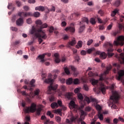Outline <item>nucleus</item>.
Wrapping results in <instances>:
<instances>
[{
	"instance_id": "e433bc0d",
	"label": "nucleus",
	"mask_w": 124,
	"mask_h": 124,
	"mask_svg": "<svg viewBox=\"0 0 124 124\" xmlns=\"http://www.w3.org/2000/svg\"><path fill=\"white\" fill-rule=\"evenodd\" d=\"M33 16L35 17V18H38V17L40 16V13L39 12H35L33 14Z\"/></svg>"
},
{
	"instance_id": "39448f33",
	"label": "nucleus",
	"mask_w": 124,
	"mask_h": 124,
	"mask_svg": "<svg viewBox=\"0 0 124 124\" xmlns=\"http://www.w3.org/2000/svg\"><path fill=\"white\" fill-rule=\"evenodd\" d=\"M119 98H120V95H119L116 92L113 93L112 95L110 97L111 108H113V109H118V107L115 104L118 103Z\"/></svg>"
},
{
	"instance_id": "f03ea898",
	"label": "nucleus",
	"mask_w": 124,
	"mask_h": 124,
	"mask_svg": "<svg viewBox=\"0 0 124 124\" xmlns=\"http://www.w3.org/2000/svg\"><path fill=\"white\" fill-rule=\"evenodd\" d=\"M44 82L46 84H50V86L48 87L49 93H51L52 91H56V90L58 89V84L53 85L54 79H53V75H52V74H49L48 78L46 79Z\"/></svg>"
},
{
	"instance_id": "f257e3e1",
	"label": "nucleus",
	"mask_w": 124,
	"mask_h": 124,
	"mask_svg": "<svg viewBox=\"0 0 124 124\" xmlns=\"http://www.w3.org/2000/svg\"><path fill=\"white\" fill-rule=\"evenodd\" d=\"M47 27H48V25L46 23L41 25L40 28H38V29H36L34 26H33L31 31V34H33L34 33H36V32H39L43 34V39H46V38H47V35L45 34V32L42 31V29H46Z\"/></svg>"
},
{
	"instance_id": "2f4dec72",
	"label": "nucleus",
	"mask_w": 124,
	"mask_h": 124,
	"mask_svg": "<svg viewBox=\"0 0 124 124\" xmlns=\"http://www.w3.org/2000/svg\"><path fill=\"white\" fill-rule=\"evenodd\" d=\"M98 117L100 121H103L104 116L103 114L101 113V111H98Z\"/></svg>"
},
{
	"instance_id": "de8ad7c7",
	"label": "nucleus",
	"mask_w": 124,
	"mask_h": 124,
	"mask_svg": "<svg viewBox=\"0 0 124 124\" xmlns=\"http://www.w3.org/2000/svg\"><path fill=\"white\" fill-rule=\"evenodd\" d=\"M93 42V39H90L87 41V45L88 46H90V45H92V44Z\"/></svg>"
},
{
	"instance_id": "338daca9",
	"label": "nucleus",
	"mask_w": 124,
	"mask_h": 124,
	"mask_svg": "<svg viewBox=\"0 0 124 124\" xmlns=\"http://www.w3.org/2000/svg\"><path fill=\"white\" fill-rule=\"evenodd\" d=\"M119 122V119H117V118H115L113 120V123L115 124H117V123Z\"/></svg>"
},
{
	"instance_id": "bb28decb",
	"label": "nucleus",
	"mask_w": 124,
	"mask_h": 124,
	"mask_svg": "<svg viewBox=\"0 0 124 124\" xmlns=\"http://www.w3.org/2000/svg\"><path fill=\"white\" fill-rule=\"evenodd\" d=\"M50 106L52 109H55L59 107V105L56 102H53L51 104Z\"/></svg>"
},
{
	"instance_id": "7c9ffc66",
	"label": "nucleus",
	"mask_w": 124,
	"mask_h": 124,
	"mask_svg": "<svg viewBox=\"0 0 124 124\" xmlns=\"http://www.w3.org/2000/svg\"><path fill=\"white\" fill-rule=\"evenodd\" d=\"M114 5L116 7L120 6L121 5V0H116L114 3Z\"/></svg>"
},
{
	"instance_id": "13d9d810",
	"label": "nucleus",
	"mask_w": 124,
	"mask_h": 124,
	"mask_svg": "<svg viewBox=\"0 0 124 124\" xmlns=\"http://www.w3.org/2000/svg\"><path fill=\"white\" fill-rule=\"evenodd\" d=\"M11 30L13 31H18V28L16 27H11Z\"/></svg>"
},
{
	"instance_id": "4be33fe9",
	"label": "nucleus",
	"mask_w": 124,
	"mask_h": 124,
	"mask_svg": "<svg viewBox=\"0 0 124 124\" xmlns=\"http://www.w3.org/2000/svg\"><path fill=\"white\" fill-rule=\"evenodd\" d=\"M76 43V40L75 38H74L73 40H72V41L69 42L67 45V47H69L71 46H74Z\"/></svg>"
},
{
	"instance_id": "b1692460",
	"label": "nucleus",
	"mask_w": 124,
	"mask_h": 124,
	"mask_svg": "<svg viewBox=\"0 0 124 124\" xmlns=\"http://www.w3.org/2000/svg\"><path fill=\"white\" fill-rule=\"evenodd\" d=\"M82 46H83V42L82 41H78L77 45L76 46V48L79 49V48H82Z\"/></svg>"
},
{
	"instance_id": "8fccbe9b",
	"label": "nucleus",
	"mask_w": 124,
	"mask_h": 124,
	"mask_svg": "<svg viewBox=\"0 0 124 124\" xmlns=\"http://www.w3.org/2000/svg\"><path fill=\"white\" fill-rule=\"evenodd\" d=\"M92 110V108L90 107L89 106L86 107L85 108V111H86L87 112H90Z\"/></svg>"
},
{
	"instance_id": "a878e982",
	"label": "nucleus",
	"mask_w": 124,
	"mask_h": 124,
	"mask_svg": "<svg viewBox=\"0 0 124 124\" xmlns=\"http://www.w3.org/2000/svg\"><path fill=\"white\" fill-rule=\"evenodd\" d=\"M65 31H69L71 32H74V31H75V29L73 27H67L65 29Z\"/></svg>"
},
{
	"instance_id": "f704fd0d",
	"label": "nucleus",
	"mask_w": 124,
	"mask_h": 124,
	"mask_svg": "<svg viewBox=\"0 0 124 124\" xmlns=\"http://www.w3.org/2000/svg\"><path fill=\"white\" fill-rule=\"evenodd\" d=\"M34 83H35V80H34V79H32L30 83V87H31V88H32L33 87H34Z\"/></svg>"
},
{
	"instance_id": "58836bf2",
	"label": "nucleus",
	"mask_w": 124,
	"mask_h": 124,
	"mask_svg": "<svg viewBox=\"0 0 124 124\" xmlns=\"http://www.w3.org/2000/svg\"><path fill=\"white\" fill-rule=\"evenodd\" d=\"M60 90H61L62 92H65L66 91V87L63 85H61L60 87Z\"/></svg>"
},
{
	"instance_id": "4c0bfd02",
	"label": "nucleus",
	"mask_w": 124,
	"mask_h": 124,
	"mask_svg": "<svg viewBox=\"0 0 124 124\" xmlns=\"http://www.w3.org/2000/svg\"><path fill=\"white\" fill-rule=\"evenodd\" d=\"M90 23L92 25H95V24H96V22L95 21V19H94V18H91Z\"/></svg>"
},
{
	"instance_id": "393cba45",
	"label": "nucleus",
	"mask_w": 124,
	"mask_h": 124,
	"mask_svg": "<svg viewBox=\"0 0 124 124\" xmlns=\"http://www.w3.org/2000/svg\"><path fill=\"white\" fill-rule=\"evenodd\" d=\"M112 69V65H109L107 67V70L104 72V74H108L109 72Z\"/></svg>"
},
{
	"instance_id": "4d7b16f0",
	"label": "nucleus",
	"mask_w": 124,
	"mask_h": 124,
	"mask_svg": "<svg viewBox=\"0 0 124 124\" xmlns=\"http://www.w3.org/2000/svg\"><path fill=\"white\" fill-rule=\"evenodd\" d=\"M80 54L82 56H85V55L87 54V51H86L85 50H81L80 52Z\"/></svg>"
},
{
	"instance_id": "37998d69",
	"label": "nucleus",
	"mask_w": 124,
	"mask_h": 124,
	"mask_svg": "<svg viewBox=\"0 0 124 124\" xmlns=\"http://www.w3.org/2000/svg\"><path fill=\"white\" fill-rule=\"evenodd\" d=\"M39 89H37L35 90L33 96H35V95H38L39 94Z\"/></svg>"
},
{
	"instance_id": "20e7f679",
	"label": "nucleus",
	"mask_w": 124,
	"mask_h": 124,
	"mask_svg": "<svg viewBox=\"0 0 124 124\" xmlns=\"http://www.w3.org/2000/svg\"><path fill=\"white\" fill-rule=\"evenodd\" d=\"M113 67H114L113 69L114 73H117L118 74V76L117 78V80L119 81L122 80L123 76H124V70H120V68H121V65L117 63H113Z\"/></svg>"
},
{
	"instance_id": "412c9836",
	"label": "nucleus",
	"mask_w": 124,
	"mask_h": 124,
	"mask_svg": "<svg viewBox=\"0 0 124 124\" xmlns=\"http://www.w3.org/2000/svg\"><path fill=\"white\" fill-rule=\"evenodd\" d=\"M44 58H45V55H44V53L38 56V59H39L40 60L41 62H45Z\"/></svg>"
},
{
	"instance_id": "774afa93",
	"label": "nucleus",
	"mask_w": 124,
	"mask_h": 124,
	"mask_svg": "<svg viewBox=\"0 0 124 124\" xmlns=\"http://www.w3.org/2000/svg\"><path fill=\"white\" fill-rule=\"evenodd\" d=\"M29 3H35V0H28Z\"/></svg>"
},
{
	"instance_id": "a211bd4d",
	"label": "nucleus",
	"mask_w": 124,
	"mask_h": 124,
	"mask_svg": "<svg viewBox=\"0 0 124 124\" xmlns=\"http://www.w3.org/2000/svg\"><path fill=\"white\" fill-rule=\"evenodd\" d=\"M35 10H36V11H42V12H43V11L45 10V7L43 6H37L35 8Z\"/></svg>"
},
{
	"instance_id": "dca6fc26",
	"label": "nucleus",
	"mask_w": 124,
	"mask_h": 124,
	"mask_svg": "<svg viewBox=\"0 0 124 124\" xmlns=\"http://www.w3.org/2000/svg\"><path fill=\"white\" fill-rule=\"evenodd\" d=\"M31 13H25V12H19L18 13V16H19V17H22V15H23V16H24V17H27V16H31Z\"/></svg>"
},
{
	"instance_id": "f3484780",
	"label": "nucleus",
	"mask_w": 124,
	"mask_h": 124,
	"mask_svg": "<svg viewBox=\"0 0 124 124\" xmlns=\"http://www.w3.org/2000/svg\"><path fill=\"white\" fill-rule=\"evenodd\" d=\"M99 90H100V91H101V92H102V93H103V94H105V92L106 91V89L105 88V86L104 85V84L101 83L100 87L99 88Z\"/></svg>"
},
{
	"instance_id": "a18cd8bd",
	"label": "nucleus",
	"mask_w": 124,
	"mask_h": 124,
	"mask_svg": "<svg viewBox=\"0 0 124 124\" xmlns=\"http://www.w3.org/2000/svg\"><path fill=\"white\" fill-rule=\"evenodd\" d=\"M46 114L47 116H49L50 118H54V114H52V113H51V111H48Z\"/></svg>"
},
{
	"instance_id": "9b49d317",
	"label": "nucleus",
	"mask_w": 124,
	"mask_h": 124,
	"mask_svg": "<svg viewBox=\"0 0 124 124\" xmlns=\"http://www.w3.org/2000/svg\"><path fill=\"white\" fill-rule=\"evenodd\" d=\"M69 107L70 109H76L77 108V105H76L74 101L72 100L69 104Z\"/></svg>"
},
{
	"instance_id": "6e6552de",
	"label": "nucleus",
	"mask_w": 124,
	"mask_h": 124,
	"mask_svg": "<svg viewBox=\"0 0 124 124\" xmlns=\"http://www.w3.org/2000/svg\"><path fill=\"white\" fill-rule=\"evenodd\" d=\"M114 44L116 45V46H119V45L123 46L124 44V36H119L117 38V40L114 41Z\"/></svg>"
},
{
	"instance_id": "2eb2a0df",
	"label": "nucleus",
	"mask_w": 124,
	"mask_h": 124,
	"mask_svg": "<svg viewBox=\"0 0 124 124\" xmlns=\"http://www.w3.org/2000/svg\"><path fill=\"white\" fill-rule=\"evenodd\" d=\"M16 24L17 26H22L23 24H24V20L23 18H19L16 21Z\"/></svg>"
},
{
	"instance_id": "1a4fd4ad",
	"label": "nucleus",
	"mask_w": 124,
	"mask_h": 124,
	"mask_svg": "<svg viewBox=\"0 0 124 124\" xmlns=\"http://www.w3.org/2000/svg\"><path fill=\"white\" fill-rule=\"evenodd\" d=\"M77 95H78V99L81 101V102L82 106L83 107L85 106V105H86V104H87V101L85 100V99H84V100L83 101V100L84 99V97L83 96V95L82 94V93H78Z\"/></svg>"
},
{
	"instance_id": "c756f323",
	"label": "nucleus",
	"mask_w": 124,
	"mask_h": 124,
	"mask_svg": "<svg viewBox=\"0 0 124 124\" xmlns=\"http://www.w3.org/2000/svg\"><path fill=\"white\" fill-rule=\"evenodd\" d=\"M35 24L37 25V27L40 28V27L42 25V22L40 20H37L35 22Z\"/></svg>"
},
{
	"instance_id": "bf43d9fd",
	"label": "nucleus",
	"mask_w": 124,
	"mask_h": 124,
	"mask_svg": "<svg viewBox=\"0 0 124 124\" xmlns=\"http://www.w3.org/2000/svg\"><path fill=\"white\" fill-rule=\"evenodd\" d=\"M27 24H29V25H31V23H32V21H31V18H28L27 19Z\"/></svg>"
},
{
	"instance_id": "0e129e2a",
	"label": "nucleus",
	"mask_w": 124,
	"mask_h": 124,
	"mask_svg": "<svg viewBox=\"0 0 124 124\" xmlns=\"http://www.w3.org/2000/svg\"><path fill=\"white\" fill-rule=\"evenodd\" d=\"M61 26L62 27L66 26V22L65 21H62L61 23Z\"/></svg>"
},
{
	"instance_id": "864d4df0",
	"label": "nucleus",
	"mask_w": 124,
	"mask_h": 124,
	"mask_svg": "<svg viewBox=\"0 0 124 124\" xmlns=\"http://www.w3.org/2000/svg\"><path fill=\"white\" fill-rule=\"evenodd\" d=\"M23 88L25 90H29L30 92H31V91H32V88H28V86H27V85L23 86Z\"/></svg>"
},
{
	"instance_id": "e2e57ef3",
	"label": "nucleus",
	"mask_w": 124,
	"mask_h": 124,
	"mask_svg": "<svg viewBox=\"0 0 124 124\" xmlns=\"http://www.w3.org/2000/svg\"><path fill=\"white\" fill-rule=\"evenodd\" d=\"M112 27H113V23H111L108 26V30H111L112 29Z\"/></svg>"
},
{
	"instance_id": "f8f14e48",
	"label": "nucleus",
	"mask_w": 124,
	"mask_h": 124,
	"mask_svg": "<svg viewBox=\"0 0 124 124\" xmlns=\"http://www.w3.org/2000/svg\"><path fill=\"white\" fill-rule=\"evenodd\" d=\"M121 33V30L120 29H117L112 31L111 33V35L113 36H118Z\"/></svg>"
},
{
	"instance_id": "3c124183",
	"label": "nucleus",
	"mask_w": 124,
	"mask_h": 124,
	"mask_svg": "<svg viewBox=\"0 0 124 124\" xmlns=\"http://www.w3.org/2000/svg\"><path fill=\"white\" fill-rule=\"evenodd\" d=\"M95 50V49H94V48H92L89 49L87 50V53L88 54H91V53H92L93 52V51H94Z\"/></svg>"
},
{
	"instance_id": "cd10ccee",
	"label": "nucleus",
	"mask_w": 124,
	"mask_h": 124,
	"mask_svg": "<svg viewBox=\"0 0 124 124\" xmlns=\"http://www.w3.org/2000/svg\"><path fill=\"white\" fill-rule=\"evenodd\" d=\"M73 83V79L72 78H69L66 80V84L67 85H71Z\"/></svg>"
},
{
	"instance_id": "4468645a",
	"label": "nucleus",
	"mask_w": 124,
	"mask_h": 124,
	"mask_svg": "<svg viewBox=\"0 0 124 124\" xmlns=\"http://www.w3.org/2000/svg\"><path fill=\"white\" fill-rule=\"evenodd\" d=\"M79 26L80 27L78 30V32L79 33H81L83 32V31H84V30L86 28V26L85 25V24H82L81 23H79Z\"/></svg>"
},
{
	"instance_id": "6ab92c4d",
	"label": "nucleus",
	"mask_w": 124,
	"mask_h": 124,
	"mask_svg": "<svg viewBox=\"0 0 124 124\" xmlns=\"http://www.w3.org/2000/svg\"><path fill=\"white\" fill-rule=\"evenodd\" d=\"M76 120V118L75 117H74V116H73L70 119V120H69V119H67L66 120V124H72L73 122H74V121H75Z\"/></svg>"
},
{
	"instance_id": "6e6d98bb",
	"label": "nucleus",
	"mask_w": 124,
	"mask_h": 124,
	"mask_svg": "<svg viewBox=\"0 0 124 124\" xmlns=\"http://www.w3.org/2000/svg\"><path fill=\"white\" fill-rule=\"evenodd\" d=\"M73 82L75 85H77V84L79 83V79L78 78H76L74 80V81Z\"/></svg>"
},
{
	"instance_id": "a19ab883",
	"label": "nucleus",
	"mask_w": 124,
	"mask_h": 124,
	"mask_svg": "<svg viewBox=\"0 0 124 124\" xmlns=\"http://www.w3.org/2000/svg\"><path fill=\"white\" fill-rule=\"evenodd\" d=\"M83 89L84 90V91L88 92V91H89V86L88 85L84 84L83 87Z\"/></svg>"
},
{
	"instance_id": "aec40b11",
	"label": "nucleus",
	"mask_w": 124,
	"mask_h": 124,
	"mask_svg": "<svg viewBox=\"0 0 124 124\" xmlns=\"http://www.w3.org/2000/svg\"><path fill=\"white\" fill-rule=\"evenodd\" d=\"M85 22L87 24H89V19L87 17L82 18V21L79 22V24H81V25H85L84 23Z\"/></svg>"
},
{
	"instance_id": "0eeeda50",
	"label": "nucleus",
	"mask_w": 124,
	"mask_h": 124,
	"mask_svg": "<svg viewBox=\"0 0 124 124\" xmlns=\"http://www.w3.org/2000/svg\"><path fill=\"white\" fill-rule=\"evenodd\" d=\"M85 100L87 101V103L88 104L89 103H91V102H94V106L95 107L96 110L97 111H99V112H100L101 111V107L100 105L97 104V100L94 98H90L88 97H86L85 98Z\"/></svg>"
},
{
	"instance_id": "603ef678",
	"label": "nucleus",
	"mask_w": 124,
	"mask_h": 124,
	"mask_svg": "<svg viewBox=\"0 0 124 124\" xmlns=\"http://www.w3.org/2000/svg\"><path fill=\"white\" fill-rule=\"evenodd\" d=\"M56 120L58 123H61V121H62V118H61L60 116H56Z\"/></svg>"
},
{
	"instance_id": "ddd939ff",
	"label": "nucleus",
	"mask_w": 124,
	"mask_h": 124,
	"mask_svg": "<svg viewBox=\"0 0 124 124\" xmlns=\"http://www.w3.org/2000/svg\"><path fill=\"white\" fill-rule=\"evenodd\" d=\"M36 36L37 37H38V41L39 42V44H41L43 41V40H42V39H43L42 38L43 34H42L41 33L38 32V33H36Z\"/></svg>"
},
{
	"instance_id": "ea45409f",
	"label": "nucleus",
	"mask_w": 124,
	"mask_h": 124,
	"mask_svg": "<svg viewBox=\"0 0 124 124\" xmlns=\"http://www.w3.org/2000/svg\"><path fill=\"white\" fill-rule=\"evenodd\" d=\"M53 71L54 73H55V74L54 75L53 79H56L57 78V74H59V73H60V71H59V70H56Z\"/></svg>"
},
{
	"instance_id": "9d476101",
	"label": "nucleus",
	"mask_w": 124,
	"mask_h": 124,
	"mask_svg": "<svg viewBox=\"0 0 124 124\" xmlns=\"http://www.w3.org/2000/svg\"><path fill=\"white\" fill-rule=\"evenodd\" d=\"M96 54H97V55H100V58L101 60H105L107 57V55L104 52H101L99 51H97Z\"/></svg>"
},
{
	"instance_id": "c03bdc74",
	"label": "nucleus",
	"mask_w": 124,
	"mask_h": 124,
	"mask_svg": "<svg viewBox=\"0 0 124 124\" xmlns=\"http://www.w3.org/2000/svg\"><path fill=\"white\" fill-rule=\"evenodd\" d=\"M80 113H81V117H86V115H87V113L86 112H84V110H81L80 111Z\"/></svg>"
},
{
	"instance_id": "79ce46f5",
	"label": "nucleus",
	"mask_w": 124,
	"mask_h": 124,
	"mask_svg": "<svg viewBox=\"0 0 124 124\" xmlns=\"http://www.w3.org/2000/svg\"><path fill=\"white\" fill-rule=\"evenodd\" d=\"M16 3L18 7L22 6V3L19 0L16 1Z\"/></svg>"
},
{
	"instance_id": "052dcab7",
	"label": "nucleus",
	"mask_w": 124,
	"mask_h": 124,
	"mask_svg": "<svg viewBox=\"0 0 124 124\" xmlns=\"http://www.w3.org/2000/svg\"><path fill=\"white\" fill-rule=\"evenodd\" d=\"M54 112L56 113H62V109H61L60 108H58L57 109L55 110Z\"/></svg>"
},
{
	"instance_id": "09e8293b",
	"label": "nucleus",
	"mask_w": 124,
	"mask_h": 124,
	"mask_svg": "<svg viewBox=\"0 0 124 124\" xmlns=\"http://www.w3.org/2000/svg\"><path fill=\"white\" fill-rule=\"evenodd\" d=\"M69 69H71V70H72V71H73L74 72H75V71H76V68L73 66H70L69 67Z\"/></svg>"
},
{
	"instance_id": "473e14b6",
	"label": "nucleus",
	"mask_w": 124,
	"mask_h": 124,
	"mask_svg": "<svg viewBox=\"0 0 124 124\" xmlns=\"http://www.w3.org/2000/svg\"><path fill=\"white\" fill-rule=\"evenodd\" d=\"M118 12H119V10H118V9H115L113 11H112V13L111 14V16L112 17H114V16L117 15Z\"/></svg>"
},
{
	"instance_id": "5fc2aeb1",
	"label": "nucleus",
	"mask_w": 124,
	"mask_h": 124,
	"mask_svg": "<svg viewBox=\"0 0 124 124\" xmlns=\"http://www.w3.org/2000/svg\"><path fill=\"white\" fill-rule=\"evenodd\" d=\"M53 31H54V27L53 26H51L49 28V33H53Z\"/></svg>"
},
{
	"instance_id": "69168bd1",
	"label": "nucleus",
	"mask_w": 124,
	"mask_h": 124,
	"mask_svg": "<svg viewBox=\"0 0 124 124\" xmlns=\"http://www.w3.org/2000/svg\"><path fill=\"white\" fill-rule=\"evenodd\" d=\"M16 20V15H14L12 17V22H15Z\"/></svg>"
},
{
	"instance_id": "72a5a7b5",
	"label": "nucleus",
	"mask_w": 124,
	"mask_h": 124,
	"mask_svg": "<svg viewBox=\"0 0 124 124\" xmlns=\"http://www.w3.org/2000/svg\"><path fill=\"white\" fill-rule=\"evenodd\" d=\"M65 96L68 98V99H70L71 98V96H72V93H67L65 94Z\"/></svg>"
},
{
	"instance_id": "423d86ee",
	"label": "nucleus",
	"mask_w": 124,
	"mask_h": 124,
	"mask_svg": "<svg viewBox=\"0 0 124 124\" xmlns=\"http://www.w3.org/2000/svg\"><path fill=\"white\" fill-rule=\"evenodd\" d=\"M105 48H106L108 51V58H111V57H113L114 54L112 53L113 51H114V49H113V45L110 43L107 42L104 43L103 45Z\"/></svg>"
},
{
	"instance_id": "49530a36",
	"label": "nucleus",
	"mask_w": 124,
	"mask_h": 124,
	"mask_svg": "<svg viewBox=\"0 0 124 124\" xmlns=\"http://www.w3.org/2000/svg\"><path fill=\"white\" fill-rule=\"evenodd\" d=\"M120 56L121 59H122V62H121V63H124V53H121Z\"/></svg>"
},
{
	"instance_id": "7ed1b4c3",
	"label": "nucleus",
	"mask_w": 124,
	"mask_h": 124,
	"mask_svg": "<svg viewBox=\"0 0 124 124\" xmlns=\"http://www.w3.org/2000/svg\"><path fill=\"white\" fill-rule=\"evenodd\" d=\"M36 111V114L38 116L40 115V112L42 111L41 108H39L36 109V104L32 103L30 107H28L24 110L25 114H29L30 112L31 113H34Z\"/></svg>"
},
{
	"instance_id": "c9c22d12",
	"label": "nucleus",
	"mask_w": 124,
	"mask_h": 124,
	"mask_svg": "<svg viewBox=\"0 0 124 124\" xmlns=\"http://www.w3.org/2000/svg\"><path fill=\"white\" fill-rule=\"evenodd\" d=\"M64 70L67 75H69V74H70V71H69V69H68V68H67V67H65L64 68Z\"/></svg>"
},
{
	"instance_id": "680f3d73",
	"label": "nucleus",
	"mask_w": 124,
	"mask_h": 124,
	"mask_svg": "<svg viewBox=\"0 0 124 124\" xmlns=\"http://www.w3.org/2000/svg\"><path fill=\"white\" fill-rule=\"evenodd\" d=\"M74 92L75 93H80V90L78 88H76L75 89Z\"/></svg>"
},
{
	"instance_id": "5701e85b",
	"label": "nucleus",
	"mask_w": 124,
	"mask_h": 124,
	"mask_svg": "<svg viewBox=\"0 0 124 124\" xmlns=\"http://www.w3.org/2000/svg\"><path fill=\"white\" fill-rule=\"evenodd\" d=\"M54 57L55 58V62H56V63H60L61 62V60L59 58V54L58 53H55Z\"/></svg>"
},
{
	"instance_id": "c85d7f7f",
	"label": "nucleus",
	"mask_w": 124,
	"mask_h": 124,
	"mask_svg": "<svg viewBox=\"0 0 124 124\" xmlns=\"http://www.w3.org/2000/svg\"><path fill=\"white\" fill-rule=\"evenodd\" d=\"M90 81L93 86H94V85H97V83H98V80H96L93 78L91 79Z\"/></svg>"
}]
</instances>
